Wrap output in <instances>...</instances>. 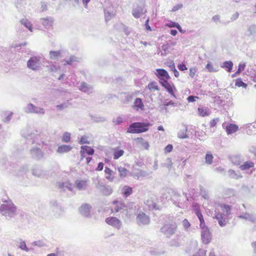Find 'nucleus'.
<instances>
[{
	"mask_svg": "<svg viewBox=\"0 0 256 256\" xmlns=\"http://www.w3.org/2000/svg\"><path fill=\"white\" fill-rule=\"evenodd\" d=\"M62 142H68L70 140V134L68 132H65L62 137Z\"/></svg>",
	"mask_w": 256,
	"mask_h": 256,
	"instance_id": "51",
	"label": "nucleus"
},
{
	"mask_svg": "<svg viewBox=\"0 0 256 256\" xmlns=\"http://www.w3.org/2000/svg\"><path fill=\"white\" fill-rule=\"evenodd\" d=\"M198 242L196 241L192 242L190 247L186 250V256H206V250L199 248L197 251Z\"/></svg>",
	"mask_w": 256,
	"mask_h": 256,
	"instance_id": "5",
	"label": "nucleus"
},
{
	"mask_svg": "<svg viewBox=\"0 0 256 256\" xmlns=\"http://www.w3.org/2000/svg\"><path fill=\"white\" fill-rule=\"evenodd\" d=\"M170 48L171 44L168 42L162 46L161 50L158 52V54H160L162 56H166L170 52Z\"/></svg>",
	"mask_w": 256,
	"mask_h": 256,
	"instance_id": "22",
	"label": "nucleus"
},
{
	"mask_svg": "<svg viewBox=\"0 0 256 256\" xmlns=\"http://www.w3.org/2000/svg\"><path fill=\"white\" fill-rule=\"evenodd\" d=\"M198 114L204 117L208 116L210 114V111L207 107H200L198 109Z\"/></svg>",
	"mask_w": 256,
	"mask_h": 256,
	"instance_id": "31",
	"label": "nucleus"
},
{
	"mask_svg": "<svg viewBox=\"0 0 256 256\" xmlns=\"http://www.w3.org/2000/svg\"><path fill=\"white\" fill-rule=\"evenodd\" d=\"M136 220L140 226L148 225L150 222V217L144 212H140L137 215Z\"/></svg>",
	"mask_w": 256,
	"mask_h": 256,
	"instance_id": "9",
	"label": "nucleus"
},
{
	"mask_svg": "<svg viewBox=\"0 0 256 256\" xmlns=\"http://www.w3.org/2000/svg\"><path fill=\"white\" fill-rule=\"evenodd\" d=\"M91 116L92 120L96 122H104L106 120V119L104 117L94 116Z\"/></svg>",
	"mask_w": 256,
	"mask_h": 256,
	"instance_id": "57",
	"label": "nucleus"
},
{
	"mask_svg": "<svg viewBox=\"0 0 256 256\" xmlns=\"http://www.w3.org/2000/svg\"><path fill=\"white\" fill-rule=\"evenodd\" d=\"M230 160L235 165H240L242 162V159L240 155H236L230 158Z\"/></svg>",
	"mask_w": 256,
	"mask_h": 256,
	"instance_id": "38",
	"label": "nucleus"
},
{
	"mask_svg": "<svg viewBox=\"0 0 256 256\" xmlns=\"http://www.w3.org/2000/svg\"><path fill=\"white\" fill-rule=\"evenodd\" d=\"M132 94H128L126 95L124 98L123 100V102L124 104H128L132 100Z\"/></svg>",
	"mask_w": 256,
	"mask_h": 256,
	"instance_id": "63",
	"label": "nucleus"
},
{
	"mask_svg": "<svg viewBox=\"0 0 256 256\" xmlns=\"http://www.w3.org/2000/svg\"><path fill=\"white\" fill-rule=\"evenodd\" d=\"M76 186L79 190H84L86 187V182L83 180H76Z\"/></svg>",
	"mask_w": 256,
	"mask_h": 256,
	"instance_id": "36",
	"label": "nucleus"
},
{
	"mask_svg": "<svg viewBox=\"0 0 256 256\" xmlns=\"http://www.w3.org/2000/svg\"><path fill=\"white\" fill-rule=\"evenodd\" d=\"M16 209L12 200H6L0 206V214L10 220L16 216Z\"/></svg>",
	"mask_w": 256,
	"mask_h": 256,
	"instance_id": "1",
	"label": "nucleus"
},
{
	"mask_svg": "<svg viewBox=\"0 0 256 256\" xmlns=\"http://www.w3.org/2000/svg\"><path fill=\"white\" fill-rule=\"evenodd\" d=\"M194 212L196 216H198V220L202 219L203 218V216L200 210V208H194Z\"/></svg>",
	"mask_w": 256,
	"mask_h": 256,
	"instance_id": "61",
	"label": "nucleus"
},
{
	"mask_svg": "<svg viewBox=\"0 0 256 256\" xmlns=\"http://www.w3.org/2000/svg\"><path fill=\"white\" fill-rule=\"evenodd\" d=\"M223 212L222 214H224V216H228L231 213L232 210V206L228 204H222L220 206Z\"/></svg>",
	"mask_w": 256,
	"mask_h": 256,
	"instance_id": "33",
	"label": "nucleus"
},
{
	"mask_svg": "<svg viewBox=\"0 0 256 256\" xmlns=\"http://www.w3.org/2000/svg\"><path fill=\"white\" fill-rule=\"evenodd\" d=\"M106 222L118 230H120L122 226V222L116 217L110 216L105 220Z\"/></svg>",
	"mask_w": 256,
	"mask_h": 256,
	"instance_id": "11",
	"label": "nucleus"
},
{
	"mask_svg": "<svg viewBox=\"0 0 256 256\" xmlns=\"http://www.w3.org/2000/svg\"><path fill=\"white\" fill-rule=\"evenodd\" d=\"M228 174L229 176L232 178L238 179L242 177L239 174L236 173L235 171L232 170H230L228 171Z\"/></svg>",
	"mask_w": 256,
	"mask_h": 256,
	"instance_id": "49",
	"label": "nucleus"
},
{
	"mask_svg": "<svg viewBox=\"0 0 256 256\" xmlns=\"http://www.w3.org/2000/svg\"><path fill=\"white\" fill-rule=\"evenodd\" d=\"M137 141L140 144L143 148L146 150H148L150 146L148 142L144 141L142 138H138L136 139Z\"/></svg>",
	"mask_w": 256,
	"mask_h": 256,
	"instance_id": "47",
	"label": "nucleus"
},
{
	"mask_svg": "<svg viewBox=\"0 0 256 256\" xmlns=\"http://www.w3.org/2000/svg\"><path fill=\"white\" fill-rule=\"evenodd\" d=\"M32 174L33 176L43 178L45 174L43 170L38 166H34L32 169Z\"/></svg>",
	"mask_w": 256,
	"mask_h": 256,
	"instance_id": "28",
	"label": "nucleus"
},
{
	"mask_svg": "<svg viewBox=\"0 0 256 256\" xmlns=\"http://www.w3.org/2000/svg\"><path fill=\"white\" fill-rule=\"evenodd\" d=\"M188 128L185 126L184 128L180 130L178 133V137L180 138L184 139L188 138V136L186 134V132Z\"/></svg>",
	"mask_w": 256,
	"mask_h": 256,
	"instance_id": "35",
	"label": "nucleus"
},
{
	"mask_svg": "<svg viewBox=\"0 0 256 256\" xmlns=\"http://www.w3.org/2000/svg\"><path fill=\"white\" fill-rule=\"evenodd\" d=\"M32 114L44 115L45 114V110L42 108L34 106Z\"/></svg>",
	"mask_w": 256,
	"mask_h": 256,
	"instance_id": "43",
	"label": "nucleus"
},
{
	"mask_svg": "<svg viewBox=\"0 0 256 256\" xmlns=\"http://www.w3.org/2000/svg\"><path fill=\"white\" fill-rule=\"evenodd\" d=\"M238 129V127L236 124H229L226 126V130L228 134H230L236 132Z\"/></svg>",
	"mask_w": 256,
	"mask_h": 256,
	"instance_id": "30",
	"label": "nucleus"
},
{
	"mask_svg": "<svg viewBox=\"0 0 256 256\" xmlns=\"http://www.w3.org/2000/svg\"><path fill=\"white\" fill-rule=\"evenodd\" d=\"M168 81H162L160 84L172 97L176 98V96L174 93V90H176V88L173 84L172 85Z\"/></svg>",
	"mask_w": 256,
	"mask_h": 256,
	"instance_id": "13",
	"label": "nucleus"
},
{
	"mask_svg": "<svg viewBox=\"0 0 256 256\" xmlns=\"http://www.w3.org/2000/svg\"><path fill=\"white\" fill-rule=\"evenodd\" d=\"M233 66L234 64L231 60L225 61L220 66L221 68H225L228 72H232Z\"/></svg>",
	"mask_w": 256,
	"mask_h": 256,
	"instance_id": "32",
	"label": "nucleus"
},
{
	"mask_svg": "<svg viewBox=\"0 0 256 256\" xmlns=\"http://www.w3.org/2000/svg\"><path fill=\"white\" fill-rule=\"evenodd\" d=\"M247 36L254 41H256V24H252L248 26Z\"/></svg>",
	"mask_w": 256,
	"mask_h": 256,
	"instance_id": "18",
	"label": "nucleus"
},
{
	"mask_svg": "<svg viewBox=\"0 0 256 256\" xmlns=\"http://www.w3.org/2000/svg\"><path fill=\"white\" fill-rule=\"evenodd\" d=\"M80 58L74 56H70V58L67 60H64V62H65V64H64V65L66 64H68V65H70L72 64L73 62H80Z\"/></svg>",
	"mask_w": 256,
	"mask_h": 256,
	"instance_id": "42",
	"label": "nucleus"
},
{
	"mask_svg": "<svg viewBox=\"0 0 256 256\" xmlns=\"http://www.w3.org/2000/svg\"><path fill=\"white\" fill-rule=\"evenodd\" d=\"M235 85L238 87H243L246 88L247 84L242 82L240 78H238L236 80Z\"/></svg>",
	"mask_w": 256,
	"mask_h": 256,
	"instance_id": "52",
	"label": "nucleus"
},
{
	"mask_svg": "<svg viewBox=\"0 0 256 256\" xmlns=\"http://www.w3.org/2000/svg\"><path fill=\"white\" fill-rule=\"evenodd\" d=\"M182 226L184 229V230L188 231V228L190 226V224L189 222L187 219H184L182 222Z\"/></svg>",
	"mask_w": 256,
	"mask_h": 256,
	"instance_id": "59",
	"label": "nucleus"
},
{
	"mask_svg": "<svg viewBox=\"0 0 256 256\" xmlns=\"http://www.w3.org/2000/svg\"><path fill=\"white\" fill-rule=\"evenodd\" d=\"M246 132L249 135L256 134V122L248 123L244 126Z\"/></svg>",
	"mask_w": 256,
	"mask_h": 256,
	"instance_id": "19",
	"label": "nucleus"
},
{
	"mask_svg": "<svg viewBox=\"0 0 256 256\" xmlns=\"http://www.w3.org/2000/svg\"><path fill=\"white\" fill-rule=\"evenodd\" d=\"M200 191L202 196L205 200H208L209 198L208 192L206 190L204 189L202 187H201L200 188Z\"/></svg>",
	"mask_w": 256,
	"mask_h": 256,
	"instance_id": "58",
	"label": "nucleus"
},
{
	"mask_svg": "<svg viewBox=\"0 0 256 256\" xmlns=\"http://www.w3.org/2000/svg\"><path fill=\"white\" fill-rule=\"evenodd\" d=\"M150 90L154 89V90H159L158 86L156 82H152L148 85Z\"/></svg>",
	"mask_w": 256,
	"mask_h": 256,
	"instance_id": "55",
	"label": "nucleus"
},
{
	"mask_svg": "<svg viewBox=\"0 0 256 256\" xmlns=\"http://www.w3.org/2000/svg\"><path fill=\"white\" fill-rule=\"evenodd\" d=\"M62 50H50L49 52L50 58L54 60H58L60 57Z\"/></svg>",
	"mask_w": 256,
	"mask_h": 256,
	"instance_id": "29",
	"label": "nucleus"
},
{
	"mask_svg": "<svg viewBox=\"0 0 256 256\" xmlns=\"http://www.w3.org/2000/svg\"><path fill=\"white\" fill-rule=\"evenodd\" d=\"M124 154V151L122 150L116 149L114 150V158L117 160L122 156Z\"/></svg>",
	"mask_w": 256,
	"mask_h": 256,
	"instance_id": "48",
	"label": "nucleus"
},
{
	"mask_svg": "<svg viewBox=\"0 0 256 256\" xmlns=\"http://www.w3.org/2000/svg\"><path fill=\"white\" fill-rule=\"evenodd\" d=\"M32 244L38 247H42L46 246V244L42 240H36L32 242Z\"/></svg>",
	"mask_w": 256,
	"mask_h": 256,
	"instance_id": "56",
	"label": "nucleus"
},
{
	"mask_svg": "<svg viewBox=\"0 0 256 256\" xmlns=\"http://www.w3.org/2000/svg\"><path fill=\"white\" fill-rule=\"evenodd\" d=\"M134 108L136 110H144V104L141 98H137L135 99L134 104Z\"/></svg>",
	"mask_w": 256,
	"mask_h": 256,
	"instance_id": "27",
	"label": "nucleus"
},
{
	"mask_svg": "<svg viewBox=\"0 0 256 256\" xmlns=\"http://www.w3.org/2000/svg\"><path fill=\"white\" fill-rule=\"evenodd\" d=\"M170 246L178 247L180 246V242L178 240L174 239L170 242Z\"/></svg>",
	"mask_w": 256,
	"mask_h": 256,
	"instance_id": "62",
	"label": "nucleus"
},
{
	"mask_svg": "<svg viewBox=\"0 0 256 256\" xmlns=\"http://www.w3.org/2000/svg\"><path fill=\"white\" fill-rule=\"evenodd\" d=\"M41 58L40 56H31L26 63L27 68L34 71L39 70L41 68Z\"/></svg>",
	"mask_w": 256,
	"mask_h": 256,
	"instance_id": "7",
	"label": "nucleus"
},
{
	"mask_svg": "<svg viewBox=\"0 0 256 256\" xmlns=\"http://www.w3.org/2000/svg\"><path fill=\"white\" fill-rule=\"evenodd\" d=\"M177 226L175 223L165 224L161 228L160 231L167 238H170L176 232Z\"/></svg>",
	"mask_w": 256,
	"mask_h": 256,
	"instance_id": "8",
	"label": "nucleus"
},
{
	"mask_svg": "<svg viewBox=\"0 0 256 256\" xmlns=\"http://www.w3.org/2000/svg\"><path fill=\"white\" fill-rule=\"evenodd\" d=\"M96 188L101 193L106 196H109L112 192V189L110 186L104 185L102 182H98Z\"/></svg>",
	"mask_w": 256,
	"mask_h": 256,
	"instance_id": "16",
	"label": "nucleus"
},
{
	"mask_svg": "<svg viewBox=\"0 0 256 256\" xmlns=\"http://www.w3.org/2000/svg\"><path fill=\"white\" fill-rule=\"evenodd\" d=\"M58 186L60 188H63L64 190L66 188L72 191V184L68 182L60 183Z\"/></svg>",
	"mask_w": 256,
	"mask_h": 256,
	"instance_id": "45",
	"label": "nucleus"
},
{
	"mask_svg": "<svg viewBox=\"0 0 256 256\" xmlns=\"http://www.w3.org/2000/svg\"><path fill=\"white\" fill-rule=\"evenodd\" d=\"M126 207L123 201L116 200L112 202V210H114L116 212H118L122 210H125Z\"/></svg>",
	"mask_w": 256,
	"mask_h": 256,
	"instance_id": "14",
	"label": "nucleus"
},
{
	"mask_svg": "<svg viewBox=\"0 0 256 256\" xmlns=\"http://www.w3.org/2000/svg\"><path fill=\"white\" fill-rule=\"evenodd\" d=\"M34 105L32 103L28 104L24 108L26 112L28 114H32Z\"/></svg>",
	"mask_w": 256,
	"mask_h": 256,
	"instance_id": "54",
	"label": "nucleus"
},
{
	"mask_svg": "<svg viewBox=\"0 0 256 256\" xmlns=\"http://www.w3.org/2000/svg\"><path fill=\"white\" fill-rule=\"evenodd\" d=\"M254 166V163L252 162L247 161L246 162H244V164H242L240 168L242 170H246Z\"/></svg>",
	"mask_w": 256,
	"mask_h": 256,
	"instance_id": "37",
	"label": "nucleus"
},
{
	"mask_svg": "<svg viewBox=\"0 0 256 256\" xmlns=\"http://www.w3.org/2000/svg\"><path fill=\"white\" fill-rule=\"evenodd\" d=\"M146 204L150 210H160V206H158L152 200H148L146 202Z\"/></svg>",
	"mask_w": 256,
	"mask_h": 256,
	"instance_id": "34",
	"label": "nucleus"
},
{
	"mask_svg": "<svg viewBox=\"0 0 256 256\" xmlns=\"http://www.w3.org/2000/svg\"><path fill=\"white\" fill-rule=\"evenodd\" d=\"M150 125L149 122H134L130 124L126 132L130 134L144 132L148 130Z\"/></svg>",
	"mask_w": 256,
	"mask_h": 256,
	"instance_id": "3",
	"label": "nucleus"
},
{
	"mask_svg": "<svg viewBox=\"0 0 256 256\" xmlns=\"http://www.w3.org/2000/svg\"><path fill=\"white\" fill-rule=\"evenodd\" d=\"M170 198L176 206L181 208L186 206L185 203L188 200L186 194L183 192L181 195L174 190L172 192Z\"/></svg>",
	"mask_w": 256,
	"mask_h": 256,
	"instance_id": "4",
	"label": "nucleus"
},
{
	"mask_svg": "<svg viewBox=\"0 0 256 256\" xmlns=\"http://www.w3.org/2000/svg\"><path fill=\"white\" fill-rule=\"evenodd\" d=\"M156 74L160 79L159 82L160 84L162 81L168 80L170 78L168 72L163 68L156 69Z\"/></svg>",
	"mask_w": 256,
	"mask_h": 256,
	"instance_id": "12",
	"label": "nucleus"
},
{
	"mask_svg": "<svg viewBox=\"0 0 256 256\" xmlns=\"http://www.w3.org/2000/svg\"><path fill=\"white\" fill-rule=\"evenodd\" d=\"M242 219L248 220L256 225V215L254 214L245 213L238 216Z\"/></svg>",
	"mask_w": 256,
	"mask_h": 256,
	"instance_id": "25",
	"label": "nucleus"
},
{
	"mask_svg": "<svg viewBox=\"0 0 256 256\" xmlns=\"http://www.w3.org/2000/svg\"><path fill=\"white\" fill-rule=\"evenodd\" d=\"M16 246L18 248L25 252H29L32 250V248H29L27 246L26 242L22 238H18L16 240Z\"/></svg>",
	"mask_w": 256,
	"mask_h": 256,
	"instance_id": "20",
	"label": "nucleus"
},
{
	"mask_svg": "<svg viewBox=\"0 0 256 256\" xmlns=\"http://www.w3.org/2000/svg\"><path fill=\"white\" fill-rule=\"evenodd\" d=\"M81 149L82 150H83L88 155H92L94 152V150L93 148H90L87 146H82Z\"/></svg>",
	"mask_w": 256,
	"mask_h": 256,
	"instance_id": "40",
	"label": "nucleus"
},
{
	"mask_svg": "<svg viewBox=\"0 0 256 256\" xmlns=\"http://www.w3.org/2000/svg\"><path fill=\"white\" fill-rule=\"evenodd\" d=\"M72 148L70 145L62 144L58 148L56 152L60 154H66L70 152Z\"/></svg>",
	"mask_w": 256,
	"mask_h": 256,
	"instance_id": "26",
	"label": "nucleus"
},
{
	"mask_svg": "<svg viewBox=\"0 0 256 256\" xmlns=\"http://www.w3.org/2000/svg\"><path fill=\"white\" fill-rule=\"evenodd\" d=\"M22 136L26 140L28 143L36 144L39 146L43 144L40 135L37 131L32 130L30 128H26L22 130Z\"/></svg>",
	"mask_w": 256,
	"mask_h": 256,
	"instance_id": "2",
	"label": "nucleus"
},
{
	"mask_svg": "<svg viewBox=\"0 0 256 256\" xmlns=\"http://www.w3.org/2000/svg\"><path fill=\"white\" fill-rule=\"evenodd\" d=\"M40 23L46 28H50L52 26L54 22L53 18L52 17H46V18H42L40 20Z\"/></svg>",
	"mask_w": 256,
	"mask_h": 256,
	"instance_id": "24",
	"label": "nucleus"
},
{
	"mask_svg": "<svg viewBox=\"0 0 256 256\" xmlns=\"http://www.w3.org/2000/svg\"><path fill=\"white\" fill-rule=\"evenodd\" d=\"M206 68H207L210 72H216L218 71L217 70L214 68L210 62H208L206 66Z\"/></svg>",
	"mask_w": 256,
	"mask_h": 256,
	"instance_id": "60",
	"label": "nucleus"
},
{
	"mask_svg": "<svg viewBox=\"0 0 256 256\" xmlns=\"http://www.w3.org/2000/svg\"><path fill=\"white\" fill-rule=\"evenodd\" d=\"M123 122V119L121 116H118L116 119H114L112 122L116 125H118L122 123Z\"/></svg>",
	"mask_w": 256,
	"mask_h": 256,
	"instance_id": "64",
	"label": "nucleus"
},
{
	"mask_svg": "<svg viewBox=\"0 0 256 256\" xmlns=\"http://www.w3.org/2000/svg\"><path fill=\"white\" fill-rule=\"evenodd\" d=\"M132 192V188L128 186H124L123 188L122 194L124 196L127 198Z\"/></svg>",
	"mask_w": 256,
	"mask_h": 256,
	"instance_id": "41",
	"label": "nucleus"
},
{
	"mask_svg": "<svg viewBox=\"0 0 256 256\" xmlns=\"http://www.w3.org/2000/svg\"><path fill=\"white\" fill-rule=\"evenodd\" d=\"M20 23L26 28L29 30L31 32H32V25L28 19L23 18L20 20Z\"/></svg>",
	"mask_w": 256,
	"mask_h": 256,
	"instance_id": "39",
	"label": "nucleus"
},
{
	"mask_svg": "<svg viewBox=\"0 0 256 256\" xmlns=\"http://www.w3.org/2000/svg\"><path fill=\"white\" fill-rule=\"evenodd\" d=\"M172 166V162L170 158L166 159V162L161 164L162 167H166L168 170H170Z\"/></svg>",
	"mask_w": 256,
	"mask_h": 256,
	"instance_id": "50",
	"label": "nucleus"
},
{
	"mask_svg": "<svg viewBox=\"0 0 256 256\" xmlns=\"http://www.w3.org/2000/svg\"><path fill=\"white\" fill-rule=\"evenodd\" d=\"M146 12L145 8V3L144 0H141L134 4L132 9V14L136 18H140Z\"/></svg>",
	"mask_w": 256,
	"mask_h": 256,
	"instance_id": "6",
	"label": "nucleus"
},
{
	"mask_svg": "<svg viewBox=\"0 0 256 256\" xmlns=\"http://www.w3.org/2000/svg\"><path fill=\"white\" fill-rule=\"evenodd\" d=\"M118 171L119 172V176L120 178H123L126 176L128 171L124 167H118Z\"/></svg>",
	"mask_w": 256,
	"mask_h": 256,
	"instance_id": "44",
	"label": "nucleus"
},
{
	"mask_svg": "<svg viewBox=\"0 0 256 256\" xmlns=\"http://www.w3.org/2000/svg\"><path fill=\"white\" fill-rule=\"evenodd\" d=\"M78 90L83 92L87 94H90L92 93L94 91V88L92 85L83 82H81L80 86H78Z\"/></svg>",
	"mask_w": 256,
	"mask_h": 256,
	"instance_id": "17",
	"label": "nucleus"
},
{
	"mask_svg": "<svg viewBox=\"0 0 256 256\" xmlns=\"http://www.w3.org/2000/svg\"><path fill=\"white\" fill-rule=\"evenodd\" d=\"M245 67H246V64L244 63L240 64L238 65V68L237 71L232 75V77L234 78V77L236 76L242 70H244Z\"/></svg>",
	"mask_w": 256,
	"mask_h": 256,
	"instance_id": "46",
	"label": "nucleus"
},
{
	"mask_svg": "<svg viewBox=\"0 0 256 256\" xmlns=\"http://www.w3.org/2000/svg\"><path fill=\"white\" fill-rule=\"evenodd\" d=\"M30 154L32 157L35 160H38L44 156V153L40 148L33 146L30 150Z\"/></svg>",
	"mask_w": 256,
	"mask_h": 256,
	"instance_id": "15",
	"label": "nucleus"
},
{
	"mask_svg": "<svg viewBox=\"0 0 256 256\" xmlns=\"http://www.w3.org/2000/svg\"><path fill=\"white\" fill-rule=\"evenodd\" d=\"M224 216V214L221 212H216L214 216V218L218 221L219 225L222 227L225 226L226 224Z\"/></svg>",
	"mask_w": 256,
	"mask_h": 256,
	"instance_id": "23",
	"label": "nucleus"
},
{
	"mask_svg": "<svg viewBox=\"0 0 256 256\" xmlns=\"http://www.w3.org/2000/svg\"><path fill=\"white\" fill-rule=\"evenodd\" d=\"M213 158H214V157H213L212 154H211L210 153H207L205 156L206 163L208 164H212V162Z\"/></svg>",
	"mask_w": 256,
	"mask_h": 256,
	"instance_id": "53",
	"label": "nucleus"
},
{
	"mask_svg": "<svg viewBox=\"0 0 256 256\" xmlns=\"http://www.w3.org/2000/svg\"><path fill=\"white\" fill-rule=\"evenodd\" d=\"M206 230L201 232V239L202 243L204 244H208L211 240V234L209 230L205 229Z\"/></svg>",
	"mask_w": 256,
	"mask_h": 256,
	"instance_id": "21",
	"label": "nucleus"
},
{
	"mask_svg": "<svg viewBox=\"0 0 256 256\" xmlns=\"http://www.w3.org/2000/svg\"><path fill=\"white\" fill-rule=\"evenodd\" d=\"M92 206L90 204L85 203L82 204L79 208V212L80 214L84 216L90 218L92 216L90 212Z\"/></svg>",
	"mask_w": 256,
	"mask_h": 256,
	"instance_id": "10",
	"label": "nucleus"
}]
</instances>
